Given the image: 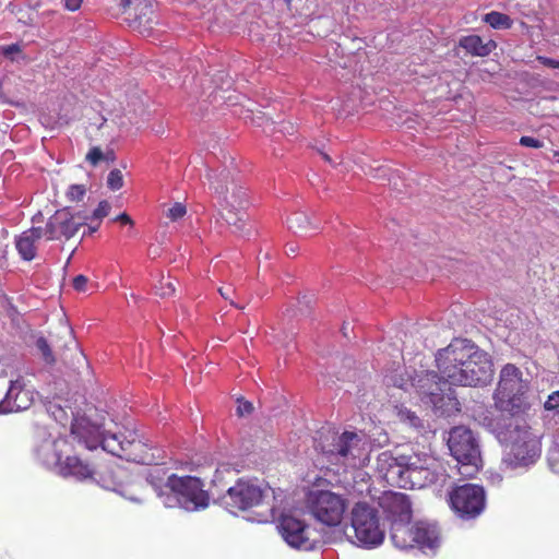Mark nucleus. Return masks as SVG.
I'll return each instance as SVG.
<instances>
[{"label":"nucleus","mask_w":559,"mask_h":559,"mask_svg":"<svg viewBox=\"0 0 559 559\" xmlns=\"http://www.w3.org/2000/svg\"><path fill=\"white\" fill-rule=\"evenodd\" d=\"M221 501L233 514L257 509L254 513L263 520H278L281 535L289 546L305 550L312 548L310 526L290 514L306 511L300 491H225Z\"/></svg>","instance_id":"nucleus-1"},{"label":"nucleus","mask_w":559,"mask_h":559,"mask_svg":"<svg viewBox=\"0 0 559 559\" xmlns=\"http://www.w3.org/2000/svg\"><path fill=\"white\" fill-rule=\"evenodd\" d=\"M440 377L454 385L477 386L492 377L489 356L468 340L456 338L436 355Z\"/></svg>","instance_id":"nucleus-2"},{"label":"nucleus","mask_w":559,"mask_h":559,"mask_svg":"<svg viewBox=\"0 0 559 559\" xmlns=\"http://www.w3.org/2000/svg\"><path fill=\"white\" fill-rule=\"evenodd\" d=\"M438 463L427 452L400 453L389 464L383 478L386 484L397 489H426L428 487H447V489H484L481 485L449 483L450 478L438 471Z\"/></svg>","instance_id":"nucleus-3"},{"label":"nucleus","mask_w":559,"mask_h":559,"mask_svg":"<svg viewBox=\"0 0 559 559\" xmlns=\"http://www.w3.org/2000/svg\"><path fill=\"white\" fill-rule=\"evenodd\" d=\"M478 421L495 433L500 442L509 447L503 463L511 468L528 466L536 462L540 454L538 438L518 417L493 416L491 412L481 409L477 414Z\"/></svg>","instance_id":"nucleus-4"},{"label":"nucleus","mask_w":559,"mask_h":559,"mask_svg":"<svg viewBox=\"0 0 559 559\" xmlns=\"http://www.w3.org/2000/svg\"><path fill=\"white\" fill-rule=\"evenodd\" d=\"M71 433L90 450L100 444L112 455L144 462V457L138 454L143 444L136 439L135 432L128 431V436L121 432H103L99 423L92 421L86 415H76L71 423Z\"/></svg>","instance_id":"nucleus-5"},{"label":"nucleus","mask_w":559,"mask_h":559,"mask_svg":"<svg viewBox=\"0 0 559 559\" xmlns=\"http://www.w3.org/2000/svg\"><path fill=\"white\" fill-rule=\"evenodd\" d=\"M316 448L332 464L356 466L368 450V439L362 431L345 430L338 433L326 430L321 432Z\"/></svg>","instance_id":"nucleus-6"},{"label":"nucleus","mask_w":559,"mask_h":559,"mask_svg":"<svg viewBox=\"0 0 559 559\" xmlns=\"http://www.w3.org/2000/svg\"><path fill=\"white\" fill-rule=\"evenodd\" d=\"M530 379L524 378L523 371L513 364L502 367L499 381L493 393L495 406L504 417H515L528 407L527 393Z\"/></svg>","instance_id":"nucleus-7"},{"label":"nucleus","mask_w":559,"mask_h":559,"mask_svg":"<svg viewBox=\"0 0 559 559\" xmlns=\"http://www.w3.org/2000/svg\"><path fill=\"white\" fill-rule=\"evenodd\" d=\"M349 525L353 528L355 544L367 549L380 546L385 538L378 508L369 497L355 500L349 509Z\"/></svg>","instance_id":"nucleus-8"},{"label":"nucleus","mask_w":559,"mask_h":559,"mask_svg":"<svg viewBox=\"0 0 559 559\" xmlns=\"http://www.w3.org/2000/svg\"><path fill=\"white\" fill-rule=\"evenodd\" d=\"M306 511L322 525L340 526L350 509L348 499L336 491H300Z\"/></svg>","instance_id":"nucleus-9"},{"label":"nucleus","mask_w":559,"mask_h":559,"mask_svg":"<svg viewBox=\"0 0 559 559\" xmlns=\"http://www.w3.org/2000/svg\"><path fill=\"white\" fill-rule=\"evenodd\" d=\"M447 381H440L439 376L433 371H426L417 376L413 385L426 405L431 406L440 415L449 412L450 406L455 404L451 397Z\"/></svg>","instance_id":"nucleus-10"},{"label":"nucleus","mask_w":559,"mask_h":559,"mask_svg":"<svg viewBox=\"0 0 559 559\" xmlns=\"http://www.w3.org/2000/svg\"><path fill=\"white\" fill-rule=\"evenodd\" d=\"M449 450L452 456L462 465L478 468L481 456L478 440L473 431L464 426L451 429L448 439Z\"/></svg>","instance_id":"nucleus-11"},{"label":"nucleus","mask_w":559,"mask_h":559,"mask_svg":"<svg viewBox=\"0 0 559 559\" xmlns=\"http://www.w3.org/2000/svg\"><path fill=\"white\" fill-rule=\"evenodd\" d=\"M211 188L219 199H222V206H234L238 210H245L248 200L246 189L238 183L227 169H222L219 173L210 170L207 173Z\"/></svg>","instance_id":"nucleus-12"},{"label":"nucleus","mask_w":559,"mask_h":559,"mask_svg":"<svg viewBox=\"0 0 559 559\" xmlns=\"http://www.w3.org/2000/svg\"><path fill=\"white\" fill-rule=\"evenodd\" d=\"M369 499H372L373 504L377 503L390 524L413 519V501L403 491H374Z\"/></svg>","instance_id":"nucleus-13"},{"label":"nucleus","mask_w":559,"mask_h":559,"mask_svg":"<svg viewBox=\"0 0 559 559\" xmlns=\"http://www.w3.org/2000/svg\"><path fill=\"white\" fill-rule=\"evenodd\" d=\"M70 445L64 438L43 436L33 448L35 460L43 466L58 473Z\"/></svg>","instance_id":"nucleus-14"},{"label":"nucleus","mask_w":559,"mask_h":559,"mask_svg":"<svg viewBox=\"0 0 559 559\" xmlns=\"http://www.w3.org/2000/svg\"><path fill=\"white\" fill-rule=\"evenodd\" d=\"M86 219L87 216L82 215L81 212L72 213L69 209L57 211L46 224L48 239L59 240L64 238L69 240L85 224Z\"/></svg>","instance_id":"nucleus-15"},{"label":"nucleus","mask_w":559,"mask_h":559,"mask_svg":"<svg viewBox=\"0 0 559 559\" xmlns=\"http://www.w3.org/2000/svg\"><path fill=\"white\" fill-rule=\"evenodd\" d=\"M448 502L460 519H475L485 508V491H450Z\"/></svg>","instance_id":"nucleus-16"},{"label":"nucleus","mask_w":559,"mask_h":559,"mask_svg":"<svg viewBox=\"0 0 559 559\" xmlns=\"http://www.w3.org/2000/svg\"><path fill=\"white\" fill-rule=\"evenodd\" d=\"M158 497L166 508L198 511L209 506V491H159Z\"/></svg>","instance_id":"nucleus-17"},{"label":"nucleus","mask_w":559,"mask_h":559,"mask_svg":"<svg viewBox=\"0 0 559 559\" xmlns=\"http://www.w3.org/2000/svg\"><path fill=\"white\" fill-rule=\"evenodd\" d=\"M147 483L155 488L160 487L165 483L168 489H202L205 486L204 481L197 476L167 475L166 471L159 465L150 469Z\"/></svg>","instance_id":"nucleus-18"},{"label":"nucleus","mask_w":559,"mask_h":559,"mask_svg":"<svg viewBox=\"0 0 559 559\" xmlns=\"http://www.w3.org/2000/svg\"><path fill=\"white\" fill-rule=\"evenodd\" d=\"M32 403V393L23 388L21 380L11 379L5 396L0 401V414L27 409Z\"/></svg>","instance_id":"nucleus-19"},{"label":"nucleus","mask_w":559,"mask_h":559,"mask_svg":"<svg viewBox=\"0 0 559 559\" xmlns=\"http://www.w3.org/2000/svg\"><path fill=\"white\" fill-rule=\"evenodd\" d=\"M62 477H73L78 480H85L93 478L95 469L87 461L82 460L76 455H67L58 471Z\"/></svg>","instance_id":"nucleus-20"},{"label":"nucleus","mask_w":559,"mask_h":559,"mask_svg":"<svg viewBox=\"0 0 559 559\" xmlns=\"http://www.w3.org/2000/svg\"><path fill=\"white\" fill-rule=\"evenodd\" d=\"M441 544V531L437 523L418 521L415 523V546L420 549H436Z\"/></svg>","instance_id":"nucleus-21"},{"label":"nucleus","mask_w":559,"mask_h":559,"mask_svg":"<svg viewBox=\"0 0 559 559\" xmlns=\"http://www.w3.org/2000/svg\"><path fill=\"white\" fill-rule=\"evenodd\" d=\"M412 520L397 521L390 524V535L393 545L400 549L415 547V524Z\"/></svg>","instance_id":"nucleus-22"},{"label":"nucleus","mask_w":559,"mask_h":559,"mask_svg":"<svg viewBox=\"0 0 559 559\" xmlns=\"http://www.w3.org/2000/svg\"><path fill=\"white\" fill-rule=\"evenodd\" d=\"M41 235L43 230L40 227H33L22 233V235L17 238L16 249L24 260L31 261L35 258V243L41 238Z\"/></svg>","instance_id":"nucleus-23"},{"label":"nucleus","mask_w":559,"mask_h":559,"mask_svg":"<svg viewBox=\"0 0 559 559\" xmlns=\"http://www.w3.org/2000/svg\"><path fill=\"white\" fill-rule=\"evenodd\" d=\"M460 46L471 55L486 57L496 48L497 45L493 40H487L485 43L479 36L471 35L463 37L460 40Z\"/></svg>","instance_id":"nucleus-24"},{"label":"nucleus","mask_w":559,"mask_h":559,"mask_svg":"<svg viewBox=\"0 0 559 559\" xmlns=\"http://www.w3.org/2000/svg\"><path fill=\"white\" fill-rule=\"evenodd\" d=\"M288 227L296 234L307 235L314 231L320 227V223L312 221L305 212H296L288 218Z\"/></svg>","instance_id":"nucleus-25"},{"label":"nucleus","mask_w":559,"mask_h":559,"mask_svg":"<svg viewBox=\"0 0 559 559\" xmlns=\"http://www.w3.org/2000/svg\"><path fill=\"white\" fill-rule=\"evenodd\" d=\"M222 217L233 228L234 233L241 234L247 225V214L245 210H238L234 206H222Z\"/></svg>","instance_id":"nucleus-26"},{"label":"nucleus","mask_w":559,"mask_h":559,"mask_svg":"<svg viewBox=\"0 0 559 559\" xmlns=\"http://www.w3.org/2000/svg\"><path fill=\"white\" fill-rule=\"evenodd\" d=\"M484 21L496 29H508L512 26V20L507 14L497 11L487 13Z\"/></svg>","instance_id":"nucleus-27"},{"label":"nucleus","mask_w":559,"mask_h":559,"mask_svg":"<svg viewBox=\"0 0 559 559\" xmlns=\"http://www.w3.org/2000/svg\"><path fill=\"white\" fill-rule=\"evenodd\" d=\"M47 412L61 425H66L69 421L70 416L74 417V413L70 408L68 409L61 406L58 402H49L47 405Z\"/></svg>","instance_id":"nucleus-28"},{"label":"nucleus","mask_w":559,"mask_h":559,"mask_svg":"<svg viewBox=\"0 0 559 559\" xmlns=\"http://www.w3.org/2000/svg\"><path fill=\"white\" fill-rule=\"evenodd\" d=\"M397 415L402 423H405L415 429L424 427L421 419L408 408H400Z\"/></svg>","instance_id":"nucleus-29"},{"label":"nucleus","mask_w":559,"mask_h":559,"mask_svg":"<svg viewBox=\"0 0 559 559\" xmlns=\"http://www.w3.org/2000/svg\"><path fill=\"white\" fill-rule=\"evenodd\" d=\"M36 347L40 352L43 359L47 364L51 365V364H53L56 361V358H55V356L52 354V350H51L49 344L47 343V341L44 337H39L36 341Z\"/></svg>","instance_id":"nucleus-30"},{"label":"nucleus","mask_w":559,"mask_h":559,"mask_svg":"<svg viewBox=\"0 0 559 559\" xmlns=\"http://www.w3.org/2000/svg\"><path fill=\"white\" fill-rule=\"evenodd\" d=\"M107 185L111 190H119L123 186L122 174L119 169H114L109 173Z\"/></svg>","instance_id":"nucleus-31"},{"label":"nucleus","mask_w":559,"mask_h":559,"mask_svg":"<svg viewBox=\"0 0 559 559\" xmlns=\"http://www.w3.org/2000/svg\"><path fill=\"white\" fill-rule=\"evenodd\" d=\"M544 407L554 415H559V391H555L548 396Z\"/></svg>","instance_id":"nucleus-32"},{"label":"nucleus","mask_w":559,"mask_h":559,"mask_svg":"<svg viewBox=\"0 0 559 559\" xmlns=\"http://www.w3.org/2000/svg\"><path fill=\"white\" fill-rule=\"evenodd\" d=\"M85 192L86 190L83 185H72L69 188L67 195L71 201H81Z\"/></svg>","instance_id":"nucleus-33"},{"label":"nucleus","mask_w":559,"mask_h":559,"mask_svg":"<svg viewBox=\"0 0 559 559\" xmlns=\"http://www.w3.org/2000/svg\"><path fill=\"white\" fill-rule=\"evenodd\" d=\"M186 206L182 203H175L174 206H171L167 212V217H169L171 221H177L185 216L186 214Z\"/></svg>","instance_id":"nucleus-34"},{"label":"nucleus","mask_w":559,"mask_h":559,"mask_svg":"<svg viewBox=\"0 0 559 559\" xmlns=\"http://www.w3.org/2000/svg\"><path fill=\"white\" fill-rule=\"evenodd\" d=\"M110 204L107 201L99 202L98 206L94 210L92 217L102 219L109 214Z\"/></svg>","instance_id":"nucleus-35"},{"label":"nucleus","mask_w":559,"mask_h":559,"mask_svg":"<svg viewBox=\"0 0 559 559\" xmlns=\"http://www.w3.org/2000/svg\"><path fill=\"white\" fill-rule=\"evenodd\" d=\"M160 297H168L171 296L175 293V286L174 283L170 281H167L166 283L160 282L159 287H157L156 292Z\"/></svg>","instance_id":"nucleus-36"},{"label":"nucleus","mask_w":559,"mask_h":559,"mask_svg":"<svg viewBox=\"0 0 559 559\" xmlns=\"http://www.w3.org/2000/svg\"><path fill=\"white\" fill-rule=\"evenodd\" d=\"M86 159L92 164L96 165L98 162L104 159V154L99 147H93L86 155Z\"/></svg>","instance_id":"nucleus-37"},{"label":"nucleus","mask_w":559,"mask_h":559,"mask_svg":"<svg viewBox=\"0 0 559 559\" xmlns=\"http://www.w3.org/2000/svg\"><path fill=\"white\" fill-rule=\"evenodd\" d=\"M1 51L7 58L14 60V56L21 52V48L19 45L12 44L9 46L1 47Z\"/></svg>","instance_id":"nucleus-38"},{"label":"nucleus","mask_w":559,"mask_h":559,"mask_svg":"<svg viewBox=\"0 0 559 559\" xmlns=\"http://www.w3.org/2000/svg\"><path fill=\"white\" fill-rule=\"evenodd\" d=\"M520 144L523 146H526V147H535V148L543 146V143L539 140L532 138V136H522L520 139Z\"/></svg>","instance_id":"nucleus-39"},{"label":"nucleus","mask_w":559,"mask_h":559,"mask_svg":"<svg viewBox=\"0 0 559 559\" xmlns=\"http://www.w3.org/2000/svg\"><path fill=\"white\" fill-rule=\"evenodd\" d=\"M87 277L84 276V275H78L73 278V287L78 290V292H85L86 289V285H87Z\"/></svg>","instance_id":"nucleus-40"},{"label":"nucleus","mask_w":559,"mask_h":559,"mask_svg":"<svg viewBox=\"0 0 559 559\" xmlns=\"http://www.w3.org/2000/svg\"><path fill=\"white\" fill-rule=\"evenodd\" d=\"M253 411V405L248 401H239V405L237 407V413L239 416H245L251 414Z\"/></svg>","instance_id":"nucleus-41"},{"label":"nucleus","mask_w":559,"mask_h":559,"mask_svg":"<svg viewBox=\"0 0 559 559\" xmlns=\"http://www.w3.org/2000/svg\"><path fill=\"white\" fill-rule=\"evenodd\" d=\"M221 296L226 299V300H230V305L237 307V308H240L242 309L243 307L242 306H238L237 304L234 302V300L230 298L231 297V294L235 293V290L231 288V287H227V288H219L218 289Z\"/></svg>","instance_id":"nucleus-42"},{"label":"nucleus","mask_w":559,"mask_h":559,"mask_svg":"<svg viewBox=\"0 0 559 559\" xmlns=\"http://www.w3.org/2000/svg\"><path fill=\"white\" fill-rule=\"evenodd\" d=\"M537 60L546 66V67H549V68H559V60H554V59H550V58H547V57H544V56H538L537 57Z\"/></svg>","instance_id":"nucleus-43"},{"label":"nucleus","mask_w":559,"mask_h":559,"mask_svg":"<svg viewBox=\"0 0 559 559\" xmlns=\"http://www.w3.org/2000/svg\"><path fill=\"white\" fill-rule=\"evenodd\" d=\"M83 0H64V8L69 11H76L80 9Z\"/></svg>","instance_id":"nucleus-44"},{"label":"nucleus","mask_w":559,"mask_h":559,"mask_svg":"<svg viewBox=\"0 0 559 559\" xmlns=\"http://www.w3.org/2000/svg\"><path fill=\"white\" fill-rule=\"evenodd\" d=\"M386 382H388V384H392L397 388H404V384H405V382L402 378L395 379L394 377H389V376H386Z\"/></svg>","instance_id":"nucleus-45"},{"label":"nucleus","mask_w":559,"mask_h":559,"mask_svg":"<svg viewBox=\"0 0 559 559\" xmlns=\"http://www.w3.org/2000/svg\"><path fill=\"white\" fill-rule=\"evenodd\" d=\"M116 221H120L123 224H132L133 223L132 219L130 218V216L128 214H126V213L120 214L116 218Z\"/></svg>","instance_id":"nucleus-46"},{"label":"nucleus","mask_w":559,"mask_h":559,"mask_svg":"<svg viewBox=\"0 0 559 559\" xmlns=\"http://www.w3.org/2000/svg\"><path fill=\"white\" fill-rule=\"evenodd\" d=\"M240 489H251V490H254V489H261V487L254 483V481H248L246 484V487H241Z\"/></svg>","instance_id":"nucleus-47"},{"label":"nucleus","mask_w":559,"mask_h":559,"mask_svg":"<svg viewBox=\"0 0 559 559\" xmlns=\"http://www.w3.org/2000/svg\"><path fill=\"white\" fill-rule=\"evenodd\" d=\"M296 251H297V246H296V245H294V243H288V245L286 246V253H287L288 255H290V254H295V253H296Z\"/></svg>","instance_id":"nucleus-48"},{"label":"nucleus","mask_w":559,"mask_h":559,"mask_svg":"<svg viewBox=\"0 0 559 559\" xmlns=\"http://www.w3.org/2000/svg\"><path fill=\"white\" fill-rule=\"evenodd\" d=\"M549 464H550L551 469L555 473L559 474V461L550 460Z\"/></svg>","instance_id":"nucleus-49"},{"label":"nucleus","mask_w":559,"mask_h":559,"mask_svg":"<svg viewBox=\"0 0 559 559\" xmlns=\"http://www.w3.org/2000/svg\"><path fill=\"white\" fill-rule=\"evenodd\" d=\"M66 332L68 333L70 345H73L74 349H78L76 343H75V341L73 338V335H72V331L67 329Z\"/></svg>","instance_id":"nucleus-50"},{"label":"nucleus","mask_w":559,"mask_h":559,"mask_svg":"<svg viewBox=\"0 0 559 559\" xmlns=\"http://www.w3.org/2000/svg\"><path fill=\"white\" fill-rule=\"evenodd\" d=\"M13 376H14V374H13V371H12V370H11V371H9L8 369H2V370L0 371V378H2V379L7 378V377H13Z\"/></svg>","instance_id":"nucleus-51"},{"label":"nucleus","mask_w":559,"mask_h":559,"mask_svg":"<svg viewBox=\"0 0 559 559\" xmlns=\"http://www.w3.org/2000/svg\"><path fill=\"white\" fill-rule=\"evenodd\" d=\"M500 480H501V476L499 474H493L492 475V484L491 485H493V486L495 485H499Z\"/></svg>","instance_id":"nucleus-52"},{"label":"nucleus","mask_w":559,"mask_h":559,"mask_svg":"<svg viewBox=\"0 0 559 559\" xmlns=\"http://www.w3.org/2000/svg\"><path fill=\"white\" fill-rule=\"evenodd\" d=\"M324 481H325V479L320 478V477H316L313 485H316L318 487H321V486H323Z\"/></svg>","instance_id":"nucleus-53"},{"label":"nucleus","mask_w":559,"mask_h":559,"mask_svg":"<svg viewBox=\"0 0 559 559\" xmlns=\"http://www.w3.org/2000/svg\"><path fill=\"white\" fill-rule=\"evenodd\" d=\"M377 171H378V174L376 175L377 178H382V177L386 176L385 169L379 168Z\"/></svg>","instance_id":"nucleus-54"},{"label":"nucleus","mask_w":559,"mask_h":559,"mask_svg":"<svg viewBox=\"0 0 559 559\" xmlns=\"http://www.w3.org/2000/svg\"><path fill=\"white\" fill-rule=\"evenodd\" d=\"M104 158L107 160H114V154L110 153V154H107L106 156L104 155Z\"/></svg>","instance_id":"nucleus-55"},{"label":"nucleus","mask_w":559,"mask_h":559,"mask_svg":"<svg viewBox=\"0 0 559 559\" xmlns=\"http://www.w3.org/2000/svg\"><path fill=\"white\" fill-rule=\"evenodd\" d=\"M96 230H97V226H95V227H92V226H91V227L88 228V234H93V233H95Z\"/></svg>","instance_id":"nucleus-56"},{"label":"nucleus","mask_w":559,"mask_h":559,"mask_svg":"<svg viewBox=\"0 0 559 559\" xmlns=\"http://www.w3.org/2000/svg\"><path fill=\"white\" fill-rule=\"evenodd\" d=\"M121 3L123 7H127L130 4V0H121Z\"/></svg>","instance_id":"nucleus-57"},{"label":"nucleus","mask_w":559,"mask_h":559,"mask_svg":"<svg viewBox=\"0 0 559 559\" xmlns=\"http://www.w3.org/2000/svg\"><path fill=\"white\" fill-rule=\"evenodd\" d=\"M322 156H323L324 160H326V162H329V163L331 162V158H330V156H329V155H326V154H322Z\"/></svg>","instance_id":"nucleus-58"},{"label":"nucleus","mask_w":559,"mask_h":559,"mask_svg":"<svg viewBox=\"0 0 559 559\" xmlns=\"http://www.w3.org/2000/svg\"><path fill=\"white\" fill-rule=\"evenodd\" d=\"M555 157L557 158V162L559 163V151L555 153Z\"/></svg>","instance_id":"nucleus-59"}]
</instances>
